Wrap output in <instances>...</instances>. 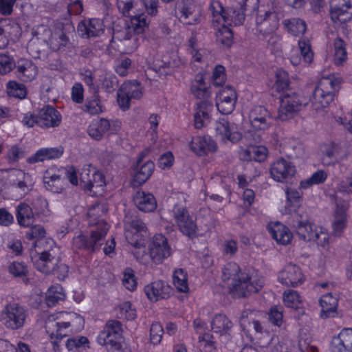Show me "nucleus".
Masks as SVG:
<instances>
[{
    "mask_svg": "<svg viewBox=\"0 0 352 352\" xmlns=\"http://www.w3.org/2000/svg\"><path fill=\"white\" fill-rule=\"evenodd\" d=\"M104 212V207L100 205L94 206L89 210L87 219L93 228L89 236L80 233L74 238L73 245L76 248L94 252L103 244L109 230L108 224L100 219Z\"/></svg>",
    "mask_w": 352,
    "mask_h": 352,
    "instance_id": "1",
    "label": "nucleus"
},
{
    "mask_svg": "<svg viewBox=\"0 0 352 352\" xmlns=\"http://www.w3.org/2000/svg\"><path fill=\"white\" fill-rule=\"evenodd\" d=\"M222 279L224 282L231 280L230 291L233 296L244 297L252 293L258 292L263 287V278L256 273L251 275L241 273L236 263L225 265L222 271Z\"/></svg>",
    "mask_w": 352,
    "mask_h": 352,
    "instance_id": "2",
    "label": "nucleus"
},
{
    "mask_svg": "<svg viewBox=\"0 0 352 352\" xmlns=\"http://www.w3.org/2000/svg\"><path fill=\"white\" fill-rule=\"evenodd\" d=\"M149 21L144 14H137L130 16L122 30L113 29V38L123 43L127 53L134 52L144 41L146 28Z\"/></svg>",
    "mask_w": 352,
    "mask_h": 352,
    "instance_id": "3",
    "label": "nucleus"
},
{
    "mask_svg": "<svg viewBox=\"0 0 352 352\" xmlns=\"http://www.w3.org/2000/svg\"><path fill=\"white\" fill-rule=\"evenodd\" d=\"M257 0H235L236 5L224 10L219 1H214L211 3L210 10L212 16V24L221 25L223 23L227 26L232 25H240L245 20L244 11L246 7L254 3Z\"/></svg>",
    "mask_w": 352,
    "mask_h": 352,
    "instance_id": "4",
    "label": "nucleus"
},
{
    "mask_svg": "<svg viewBox=\"0 0 352 352\" xmlns=\"http://www.w3.org/2000/svg\"><path fill=\"white\" fill-rule=\"evenodd\" d=\"M283 14L279 4L272 1L270 5L260 6L256 16V33L263 37L275 32Z\"/></svg>",
    "mask_w": 352,
    "mask_h": 352,
    "instance_id": "5",
    "label": "nucleus"
},
{
    "mask_svg": "<svg viewBox=\"0 0 352 352\" xmlns=\"http://www.w3.org/2000/svg\"><path fill=\"white\" fill-rule=\"evenodd\" d=\"M124 235L126 241L135 249L133 252L136 258L145 264V239L147 236V229L144 223L140 219L126 220L124 223Z\"/></svg>",
    "mask_w": 352,
    "mask_h": 352,
    "instance_id": "6",
    "label": "nucleus"
},
{
    "mask_svg": "<svg viewBox=\"0 0 352 352\" xmlns=\"http://www.w3.org/2000/svg\"><path fill=\"white\" fill-rule=\"evenodd\" d=\"M248 118L251 129L245 133L244 137L250 144L259 142L262 133L272 126V115L265 107L258 105L250 110Z\"/></svg>",
    "mask_w": 352,
    "mask_h": 352,
    "instance_id": "7",
    "label": "nucleus"
},
{
    "mask_svg": "<svg viewBox=\"0 0 352 352\" xmlns=\"http://www.w3.org/2000/svg\"><path fill=\"white\" fill-rule=\"evenodd\" d=\"M340 80L333 76L321 78L310 98L312 109L318 112L327 107L333 99V95L339 88Z\"/></svg>",
    "mask_w": 352,
    "mask_h": 352,
    "instance_id": "8",
    "label": "nucleus"
},
{
    "mask_svg": "<svg viewBox=\"0 0 352 352\" xmlns=\"http://www.w3.org/2000/svg\"><path fill=\"white\" fill-rule=\"evenodd\" d=\"M63 318L67 320L54 322L55 318L50 316L46 322L47 332L50 335L51 343L53 344L54 351L58 349V342L63 337L67 336V329L71 326L80 325L83 324L82 318L76 313H61L56 318Z\"/></svg>",
    "mask_w": 352,
    "mask_h": 352,
    "instance_id": "9",
    "label": "nucleus"
},
{
    "mask_svg": "<svg viewBox=\"0 0 352 352\" xmlns=\"http://www.w3.org/2000/svg\"><path fill=\"white\" fill-rule=\"evenodd\" d=\"M122 325L120 321L109 320L100 332L97 340L110 352H120L122 348Z\"/></svg>",
    "mask_w": 352,
    "mask_h": 352,
    "instance_id": "10",
    "label": "nucleus"
},
{
    "mask_svg": "<svg viewBox=\"0 0 352 352\" xmlns=\"http://www.w3.org/2000/svg\"><path fill=\"white\" fill-rule=\"evenodd\" d=\"M173 223L178 230L188 237H195L198 231V228L193 217L189 213L185 205L175 204L169 210Z\"/></svg>",
    "mask_w": 352,
    "mask_h": 352,
    "instance_id": "11",
    "label": "nucleus"
},
{
    "mask_svg": "<svg viewBox=\"0 0 352 352\" xmlns=\"http://www.w3.org/2000/svg\"><path fill=\"white\" fill-rule=\"evenodd\" d=\"M30 256L34 267L40 272L47 274L53 272L59 263L60 252L58 248H52L41 254L31 250Z\"/></svg>",
    "mask_w": 352,
    "mask_h": 352,
    "instance_id": "12",
    "label": "nucleus"
},
{
    "mask_svg": "<svg viewBox=\"0 0 352 352\" xmlns=\"http://www.w3.org/2000/svg\"><path fill=\"white\" fill-rule=\"evenodd\" d=\"M28 313L24 307L16 302L9 303L1 311V320L4 325L11 329H19L23 327Z\"/></svg>",
    "mask_w": 352,
    "mask_h": 352,
    "instance_id": "13",
    "label": "nucleus"
},
{
    "mask_svg": "<svg viewBox=\"0 0 352 352\" xmlns=\"http://www.w3.org/2000/svg\"><path fill=\"white\" fill-rule=\"evenodd\" d=\"M120 128L121 122L118 120L96 118L89 124L87 133L91 138L100 140L104 135H110L117 133Z\"/></svg>",
    "mask_w": 352,
    "mask_h": 352,
    "instance_id": "14",
    "label": "nucleus"
},
{
    "mask_svg": "<svg viewBox=\"0 0 352 352\" xmlns=\"http://www.w3.org/2000/svg\"><path fill=\"white\" fill-rule=\"evenodd\" d=\"M303 104L295 92L287 91L281 98L278 118L281 120L293 118L301 109Z\"/></svg>",
    "mask_w": 352,
    "mask_h": 352,
    "instance_id": "15",
    "label": "nucleus"
},
{
    "mask_svg": "<svg viewBox=\"0 0 352 352\" xmlns=\"http://www.w3.org/2000/svg\"><path fill=\"white\" fill-rule=\"evenodd\" d=\"M296 170L288 160L280 157L274 161L270 168V177L276 182L285 183L294 177Z\"/></svg>",
    "mask_w": 352,
    "mask_h": 352,
    "instance_id": "16",
    "label": "nucleus"
},
{
    "mask_svg": "<svg viewBox=\"0 0 352 352\" xmlns=\"http://www.w3.org/2000/svg\"><path fill=\"white\" fill-rule=\"evenodd\" d=\"M170 254L171 248L166 238L161 234H155L149 248V256L153 262L160 264Z\"/></svg>",
    "mask_w": 352,
    "mask_h": 352,
    "instance_id": "17",
    "label": "nucleus"
},
{
    "mask_svg": "<svg viewBox=\"0 0 352 352\" xmlns=\"http://www.w3.org/2000/svg\"><path fill=\"white\" fill-rule=\"evenodd\" d=\"M236 94L234 89L230 87H223L216 97V106L222 114H230L235 108Z\"/></svg>",
    "mask_w": 352,
    "mask_h": 352,
    "instance_id": "18",
    "label": "nucleus"
},
{
    "mask_svg": "<svg viewBox=\"0 0 352 352\" xmlns=\"http://www.w3.org/2000/svg\"><path fill=\"white\" fill-rule=\"evenodd\" d=\"M331 18L334 22L346 23L352 19V0H331Z\"/></svg>",
    "mask_w": 352,
    "mask_h": 352,
    "instance_id": "19",
    "label": "nucleus"
},
{
    "mask_svg": "<svg viewBox=\"0 0 352 352\" xmlns=\"http://www.w3.org/2000/svg\"><path fill=\"white\" fill-rule=\"evenodd\" d=\"M278 279L283 285L296 287L303 283L305 276L299 266L289 263L279 272Z\"/></svg>",
    "mask_w": 352,
    "mask_h": 352,
    "instance_id": "20",
    "label": "nucleus"
},
{
    "mask_svg": "<svg viewBox=\"0 0 352 352\" xmlns=\"http://www.w3.org/2000/svg\"><path fill=\"white\" fill-rule=\"evenodd\" d=\"M215 131L217 135L223 141L236 142L242 138L237 126L233 122H229L225 118H220L217 121Z\"/></svg>",
    "mask_w": 352,
    "mask_h": 352,
    "instance_id": "21",
    "label": "nucleus"
},
{
    "mask_svg": "<svg viewBox=\"0 0 352 352\" xmlns=\"http://www.w3.org/2000/svg\"><path fill=\"white\" fill-rule=\"evenodd\" d=\"M9 181L13 188L19 190L21 196L30 191L33 186L31 175L21 170H12L9 175Z\"/></svg>",
    "mask_w": 352,
    "mask_h": 352,
    "instance_id": "22",
    "label": "nucleus"
},
{
    "mask_svg": "<svg viewBox=\"0 0 352 352\" xmlns=\"http://www.w3.org/2000/svg\"><path fill=\"white\" fill-rule=\"evenodd\" d=\"M44 186L46 190L54 193H60L65 188L63 182L57 167H50L43 175Z\"/></svg>",
    "mask_w": 352,
    "mask_h": 352,
    "instance_id": "23",
    "label": "nucleus"
},
{
    "mask_svg": "<svg viewBox=\"0 0 352 352\" xmlns=\"http://www.w3.org/2000/svg\"><path fill=\"white\" fill-rule=\"evenodd\" d=\"M171 287L162 280H155L144 287L147 298L153 302L165 299L169 296Z\"/></svg>",
    "mask_w": 352,
    "mask_h": 352,
    "instance_id": "24",
    "label": "nucleus"
},
{
    "mask_svg": "<svg viewBox=\"0 0 352 352\" xmlns=\"http://www.w3.org/2000/svg\"><path fill=\"white\" fill-rule=\"evenodd\" d=\"M212 103L210 101H201L194 107V126L200 129L206 126L210 121V111Z\"/></svg>",
    "mask_w": 352,
    "mask_h": 352,
    "instance_id": "25",
    "label": "nucleus"
},
{
    "mask_svg": "<svg viewBox=\"0 0 352 352\" xmlns=\"http://www.w3.org/2000/svg\"><path fill=\"white\" fill-rule=\"evenodd\" d=\"M298 237L305 241H311L313 237L312 232L315 225L311 223L307 218L299 214H295L292 223Z\"/></svg>",
    "mask_w": 352,
    "mask_h": 352,
    "instance_id": "26",
    "label": "nucleus"
},
{
    "mask_svg": "<svg viewBox=\"0 0 352 352\" xmlns=\"http://www.w3.org/2000/svg\"><path fill=\"white\" fill-rule=\"evenodd\" d=\"M60 113L53 107L47 105L38 112V126L56 127L61 122Z\"/></svg>",
    "mask_w": 352,
    "mask_h": 352,
    "instance_id": "27",
    "label": "nucleus"
},
{
    "mask_svg": "<svg viewBox=\"0 0 352 352\" xmlns=\"http://www.w3.org/2000/svg\"><path fill=\"white\" fill-rule=\"evenodd\" d=\"M190 148L195 154L202 156L217 149L215 142L210 136H196L192 138Z\"/></svg>",
    "mask_w": 352,
    "mask_h": 352,
    "instance_id": "28",
    "label": "nucleus"
},
{
    "mask_svg": "<svg viewBox=\"0 0 352 352\" xmlns=\"http://www.w3.org/2000/svg\"><path fill=\"white\" fill-rule=\"evenodd\" d=\"M331 352H352V329L342 330L331 342Z\"/></svg>",
    "mask_w": 352,
    "mask_h": 352,
    "instance_id": "29",
    "label": "nucleus"
},
{
    "mask_svg": "<svg viewBox=\"0 0 352 352\" xmlns=\"http://www.w3.org/2000/svg\"><path fill=\"white\" fill-rule=\"evenodd\" d=\"M78 32L81 36L86 38L98 36L104 32V25L98 19L84 20L78 24Z\"/></svg>",
    "mask_w": 352,
    "mask_h": 352,
    "instance_id": "30",
    "label": "nucleus"
},
{
    "mask_svg": "<svg viewBox=\"0 0 352 352\" xmlns=\"http://www.w3.org/2000/svg\"><path fill=\"white\" fill-rule=\"evenodd\" d=\"M133 202L139 210L151 212L157 208V201L153 194L138 191L133 196Z\"/></svg>",
    "mask_w": 352,
    "mask_h": 352,
    "instance_id": "31",
    "label": "nucleus"
},
{
    "mask_svg": "<svg viewBox=\"0 0 352 352\" xmlns=\"http://www.w3.org/2000/svg\"><path fill=\"white\" fill-rule=\"evenodd\" d=\"M268 230L272 237L280 245L289 244L293 238L288 228L279 222L269 224Z\"/></svg>",
    "mask_w": 352,
    "mask_h": 352,
    "instance_id": "32",
    "label": "nucleus"
},
{
    "mask_svg": "<svg viewBox=\"0 0 352 352\" xmlns=\"http://www.w3.org/2000/svg\"><path fill=\"white\" fill-rule=\"evenodd\" d=\"M16 76L24 82H30L37 75L36 66L30 60L21 59L16 64Z\"/></svg>",
    "mask_w": 352,
    "mask_h": 352,
    "instance_id": "33",
    "label": "nucleus"
},
{
    "mask_svg": "<svg viewBox=\"0 0 352 352\" xmlns=\"http://www.w3.org/2000/svg\"><path fill=\"white\" fill-rule=\"evenodd\" d=\"M347 225L346 209L343 206L336 205L331 223L332 233L340 236Z\"/></svg>",
    "mask_w": 352,
    "mask_h": 352,
    "instance_id": "34",
    "label": "nucleus"
},
{
    "mask_svg": "<svg viewBox=\"0 0 352 352\" xmlns=\"http://www.w3.org/2000/svg\"><path fill=\"white\" fill-rule=\"evenodd\" d=\"M16 218L18 224L24 228L30 227L34 222L32 208L25 203H20L16 208Z\"/></svg>",
    "mask_w": 352,
    "mask_h": 352,
    "instance_id": "35",
    "label": "nucleus"
},
{
    "mask_svg": "<svg viewBox=\"0 0 352 352\" xmlns=\"http://www.w3.org/2000/svg\"><path fill=\"white\" fill-rule=\"evenodd\" d=\"M190 92L196 98L202 101H209L211 96L210 87L206 85L201 75H197L192 81Z\"/></svg>",
    "mask_w": 352,
    "mask_h": 352,
    "instance_id": "36",
    "label": "nucleus"
},
{
    "mask_svg": "<svg viewBox=\"0 0 352 352\" xmlns=\"http://www.w3.org/2000/svg\"><path fill=\"white\" fill-rule=\"evenodd\" d=\"M267 154L266 147L263 146L250 145L246 149L243 150L240 157L244 161L263 162L265 160Z\"/></svg>",
    "mask_w": 352,
    "mask_h": 352,
    "instance_id": "37",
    "label": "nucleus"
},
{
    "mask_svg": "<svg viewBox=\"0 0 352 352\" xmlns=\"http://www.w3.org/2000/svg\"><path fill=\"white\" fill-rule=\"evenodd\" d=\"M320 305L322 308V316H333L338 306V297L332 293H327L321 296Z\"/></svg>",
    "mask_w": 352,
    "mask_h": 352,
    "instance_id": "38",
    "label": "nucleus"
},
{
    "mask_svg": "<svg viewBox=\"0 0 352 352\" xmlns=\"http://www.w3.org/2000/svg\"><path fill=\"white\" fill-rule=\"evenodd\" d=\"M154 168V163L151 160H148L142 164H140L133 177L135 185H142L146 182L153 174Z\"/></svg>",
    "mask_w": 352,
    "mask_h": 352,
    "instance_id": "39",
    "label": "nucleus"
},
{
    "mask_svg": "<svg viewBox=\"0 0 352 352\" xmlns=\"http://www.w3.org/2000/svg\"><path fill=\"white\" fill-rule=\"evenodd\" d=\"M333 61L336 65H341L347 60L346 43L342 38L337 37L333 41Z\"/></svg>",
    "mask_w": 352,
    "mask_h": 352,
    "instance_id": "40",
    "label": "nucleus"
},
{
    "mask_svg": "<svg viewBox=\"0 0 352 352\" xmlns=\"http://www.w3.org/2000/svg\"><path fill=\"white\" fill-rule=\"evenodd\" d=\"M283 25L287 31L294 36L302 35L307 30L305 22L299 18L285 19Z\"/></svg>",
    "mask_w": 352,
    "mask_h": 352,
    "instance_id": "41",
    "label": "nucleus"
},
{
    "mask_svg": "<svg viewBox=\"0 0 352 352\" xmlns=\"http://www.w3.org/2000/svg\"><path fill=\"white\" fill-rule=\"evenodd\" d=\"M83 111L95 115L103 111V107L99 98L98 90L92 91V96L87 98L83 107Z\"/></svg>",
    "mask_w": 352,
    "mask_h": 352,
    "instance_id": "42",
    "label": "nucleus"
},
{
    "mask_svg": "<svg viewBox=\"0 0 352 352\" xmlns=\"http://www.w3.org/2000/svg\"><path fill=\"white\" fill-rule=\"evenodd\" d=\"M211 327L214 332L223 334L232 327V323L225 315L218 314L212 319Z\"/></svg>",
    "mask_w": 352,
    "mask_h": 352,
    "instance_id": "43",
    "label": "nucleus"
},
{
    "mask_svg": "<svg viewBox=\"0 0 352 352\" xmlns=\"http://www.w3.org/2000/svg\"><path fill=\"white\" fill-rule=\"evenodd\" d=\"M67 42L68 38L61 29L51 32L50 37L48 39V45L54 51L59 50L61 47L65 46Z\"/></svg>",
    "mask_w": 352,
    "mask_h": 352,
    "instance_id": "44",
    "label": "nucleus"
},
{
    "mask_svg": "<svg viewBox=\"0 0 352 352\" xmlns=\"http://www.w3.org/2000/svg\"><path fill=\"white\" fill-rule=\"evenodd\" d=\"M213 25L217 29L216 32L217 41L226 47H230L232 45L233 38L230 28L223 23L221 25L215 23Z\"/></svg>",
    "mask_w": 352,
    "mask_h": 352,
    "instance_id": "45",
    "label": "nucleus"
},
{
    "mask_svg": "<svg viewBox=\"0 0 352 352\" xmlns=\"http://www.w3.org/2000/svg\"><path fill=\"white\" fill-rule=\"evenodd\" d=\"M283 298L285 305L292 309H298L302 302V297L298 292L293 289L285 291Z\"/></svg>",
    "mask_w": 352,
    "mask_h": 352,
    "instance_id": "46",
    "label": "nucleus"
},
{
    "mask_svg": "<svg viewBox=\"0 0 352 352\" xmlns=\"http://www.w3.org/2000/svg\"><path fill=\"white\" fill-rule=\"evenodd\" d=\"M65 294L63 288L59 285L52 286L47 291L46 301L49 306H54L60 300H64Z\"/></svg>",
    "mask_w": 352,
    "mask_h": 352,
    "instance_id": "47",
    "label": "nucleus"
},
{
    "mask_svg": "<svg viewBox=\"0 0 352 352\" xmlns=\"http://www.w3.org/2000/svg\"><path fill=\"white\" fill-rule=\"evenodd\" d=\"M182 4L183 6L181 8L182 17L187 19L191 16L192 19L188 21L187 23L188 24L194 23L197 21V14L195 12L196 10L198 9V7L193 0H183Z\"/></svg>",
    "mask_w": 352,
    "mask_h": 352,
    "instance_id": "48",
    "label": "nucleus"
},
{
    "mask_svg": "<svg viewBox=\"0 0 352 352\" xmlns=\"http://www.w3.org/2000/svg\"><path fill=\"white\" fill-rule=\"evenodd\" d=\"M131 99H139L142 96V88L137 80L124 82L120 87Z\"/></svg>",
    "mask_w": 352,
    "mask_h": 352,
    "instance_id": "49",
    "label": "nucleus"
},
{
    "mask_svg": "<svg viewBox=\"0 0 352 352\" xmlns=\"http://www.w3.org/2000/svg\"><path fill=\"white\" fill-rule=\"evenodd\" d=\"M338 148L336 146L331 145L322 151L321 162L324 166L334 165L339 162L338 155Z\"/></svg>",
    "mask_w": 352,
    "mask_h": 352,
    "instance_id": "50",
    "label": "nucleus"
},
{
    "mask_svg": "<svg viewBox=\"0 0 352 352\" xmlns=\"http://www.w3.org/2000/svg\"><path fill=\"white\" fill-rule=\"evenodd\" d=\"M173 284L177 289L181 292L188 291L187 274L182 269L175 270L173 274Z\"/></svg>",
    "mask_w": 352,
    "mask_h": 352,
    "instance_id": "51",
    "label": "nucleus"
},
{
    "mask_svg": "<svg viewBox=\"0 0 352 352\" xmlns=\"http://www.w3.org/2000/svg\"><path fill=\"white\" fill-rule=\"evenodd\" d=\"M312 235L311 241H315L318 245L325 248L329 245V235L325 228L315 225Z\"/></svg>",
    "mask_w": 352,
    "mask_h": 352,
    "instance_id": "52",
    "label": "nucleus"
},
{
    "mask_svg": "<svg viewBox=\"0 0 352 352\" xmlns=\"http://www.w3.org/2000/svg\"><path fill=\"white\" fill-rule=\"evenodd\" d=\"M312 235L311 241H315L318 245L325 248L329 245V235L325 228L315 225Z\"/></svg>",
    "mask_w": 352,
    "mask_h": 352,
    "instance_id": "53",
    "label": "nucleus"
},
{
    "mask_svg": "<svg viewBox=\"0 0 352 352\" xmlns=\"http://www.w3.org/2000/svg\"><path fill=\"white\" fill-rule=\"evenodd\" d=\"M312 235L311 241H315L318 245L325 248L329 245V235L325 228L315 225Z\"/></svg>",
    "mask_w": 352,
    "mask_h": 352,
    "instance_id": "54",
    "label": "nucleus"
},
{
    "mask_svg": "<svg viewBox=\"0 0 352 352\" xmlns=\"http://www.w3.org/2000/svg\"><path fill=\"white\" fill-rule=\"evenodd\" d=\"M99 80L101 82L102 87L108 92L113 91L118 85L116 76L109 72L103 71L100 76Z\"/></svg>",
    "mask_w": 352,
    "mask_h": 352,
    "instance_id": "55",
    "label": "nucleus"
},
{
    "mask_svg": "<svg viewBox=\"0 0 352 352\" xmlns=\"http://www.w3.org/2000/svg\"><path fill=\"white\" fill-rule=\"evenodd\" d=\"M7 92L10 96L20 99L24 98L27 94L25 87L16 81H10L7 84Z\"/></svg>",
    "mask_w": 352,
    "mask_h": 352,
    "instance_id": "56",
    "label": "nucleus"
},
{
    "mask_svg": "<svg viewBox=\"0 0 352 352\" xmlns=\"http://www.w3.org/2000/svg\"><path fill=\"white\" fill-rule=\"evenodd\" d=\"M58 170L64 182L68 179L72 184H78L77 173L74 166L60 167L58 168Z\"/></svg>",
    "mask_w": 352,
    "mask_h": 352,
    "instance_id": "57",
    "label": "nucleus"
},
{
    "mask_svg": "<svg viewBox=\"0 0 352 352\" xmlns=\"http://www.w3.org/2000/svg\"><path fill=\"white\" fill-rule=\"evenodd\" d=\"M298 49L303 60L306 63H310L313 59V52L308 40L301 39L298 41Z\"/></svg>",
    "mask_w": 352,
    "mask_h": 352,
    "instance_id": "58",
    "label": "nucleus"
},
{
    "mask_svg": "<svg viewBox=\"0 0 352 352\" xmlns=\"http://www.w3.org/2000/svg\"><path fill=\"white\" fill-rule=\"evenodd\" d=\"M276 89L278 91L285 90L289 83L288 74L283 69H278L276 72Z\"/></svg>",
    "mask_w": 352,
    "mask_h": 352,
    "instance_id": "59",
    "label": "nucleus"
},
{
    "mask_svg": "<svg viewBox=\"0 0 352 352\" xmlns=\"http://www.w3.org/2000/svg\"><path fill=\"white\" fill-rule=\"evenodd\" d=\"M123 285L129 291H134L137 287V281L133 271L131 268L124 270L122 278Z\"/></svg>",
    "mask_w": 352,
    "mask_h": 352,
    "instance_id": "60",
    "label": "nucleus"
},
{
    "mask_svg": "<svg viewBox=\"0 0 352 352\" xmlns=\"http://www.w3.org/2000/svg\"><path fill=\"white\" fill-rule=\"evenodd\" d=\"M24 152L21 148L16 144L10 146L6 153V159L10 164H13L23 158Z\"/></svg>",
    "mask_w": 352,
    "mask_h": 352,
    "instance_id": "61",
    "label": "nucleus"
},
{
    "mask_svg": "<svg viewBox=\"0 0 352 352\" xmlns=\"http://www.w3.org/2000/svg\"><path fill=\"white\" fill-rule=\"evenodd\" d=\"M119 314L120 317L129 320H134L136 318V311L132 307L131 303L129 301L124 302L120 305Z\"/></svg>",
    "mask_w": 352,
    "mask_h": 352,
    "instance_id": "62",
    "label": "nucleus"
},
{
    "mask_svg": "<svg viewBox=\"0 0 352 352\" xmlns=\"http://www.w3.org/2000/svg\"><path fill=\"white\" fill-rule=\"evenodd\" d=\"M16 64L10 56L5 54H0V74H6L9 73Z\"/></svg>",
    "mask_w": 352,
    "mask_h": 352,
    "instance_id": "63",
    "label": "nucleus"
},
{
    "mask_svg": "<svg viewBox=\"0 0 352 352\" xmlns=\"http://www.w3.org/2000/svg\"><path fill=\"white\" fill-rule=\"evenodd\" d=\"M163 333L164 329L160 323L155 322L152 324L150 329V340L151 343L154 345L160 344L162 340Z\"/></svg>",
    "mask_w": 352,
    "mask_h": 352,
    "instance_id": "64",
    "label": "nucleus"
}]
</instances>
